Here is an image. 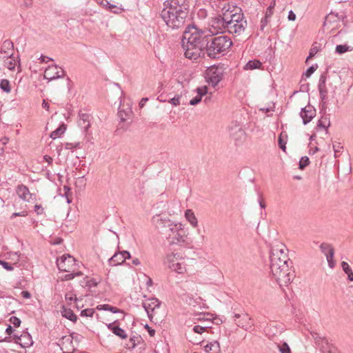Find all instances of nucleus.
Returning <instances> with one entry per match:
<instances>
[{
    "mask_svg": "<svg viewBox=\"0 0 353 353\" xmlns=\"http://www.w3.org/2000/svg\"><path fill=\"white\" fill-rule=\"evenodd\" d=\"M286 246L276 242L271 247L270 254V268L272 276L281 286H287L294 277V272L290 269L292 264Z\"/></svg>",
    "mask_w": 353,
    "mask_h": 353,
    "instance_id": "1",
    "label": "nucleus"
},
{
    "mask_svg": "<svg viewBox=\"0 0 353 353\" xmlns=\"http://www.w3.org/2000/svg\"><path fill=\"white\" fill-rule=\"evenodd\" d=\"M205 37L194 28H188L183 34L182 47L185 56L190 59L196 60L203 54L206 43Z\"/></svg>",
    "mask_w": 353,
    "mask_h": 353,
    "instance_id": "2",
    "label": "nucleus"
},
{
    "mask_svg": "<svg viewBox=\"0 0 353 353\" xmlns=\"http://www.w3.org/2000/svg\"><path fill=\"white\" fill-rule=\"evenodd\" d=\"M232 45L230 38L225 35L214 37L207 41L206 53L210 58H219L225 54Z\"/></svg>",
    "mask_w": 353,
    "mask_h": 353,
    "instance_id": "3",
    "label": "nucleus"
},
{
    "mask_svg": "<svg viewBox=\"0 0 353 353\" xmlns=\"http://www.w3.org/2000/svg\"><path fill=\"white\" fill-rule=\"evenodd\" d=\"M232 9H228V23L227 24V32L235 36L241 35L245 30L248 23L244 15L238 12L239 8L231 6Z\"/></svg>",
    "mask_w": 353,
    "mask_h": 353,
    "instance_id": "4",
    "label": "nucleus"
},
{
    "mask_svg": "<svg viewBox=\"0 0 353 353\" xmlns=\"http://www.w3.org/2000/svg\"><path fill=\"white\" fill-rule=\"evenodd\" d=\"M161 16L168 27L172 29H179L185 26L188 14L163 9Z\"/></svg>",
    "mask_w": 353,
    "mask_h": 353,
    "instance_id": "5",
    "label": "nucleus"
},
{
    "mask_svg": "<svg viewBox=\"0 0 353 353\" xmlns=\"http://www.w3.org/2000/svg\"><path fill=\"white\" fill-rule=\"evenodd\" d=\"M188 232L181 223H176L165 236L170 245L185 243L188 241Z\"/></svg>",
    "mask_w": 353,
    "mask_h": 353,
    "instance_id": "6",
    "label": "nucleus"
},
{
    "mask_svg": "<svg viewBox=\"0 0 353 353\" xmlns=\"http://www.w3.org/2000/svg\"><path fill=\"white\" fill-rule=\"evenodd\" d=\"M225 73L223 65H213L205 71V78L208 83L215 87L223 79Z\"/></svg>",
    "mask_w": 353,
    "mask_h": 353,
    "instance_id": "7",
    "label": "nucleus"
},
{
    "mask_svg": "<svg viewBox=\"0 0 353 353\" xmlns=\"http://www.w3.org/2000/svg\"><path fill=\"white\" fill-rule=\"evenodd\" d=\"M228 9H231V6L229 4H224L221 9V14L213 19L212 27L221 31H227L228 19L230 17H228Z\"/></svg>",
    "mask_w": 353,
    "mask_h": 353,
    "instance_id": "8",
    "label": "nucleus"
},
{
    "mask_svg": "<svg viewBox=\"0 0 353 353\" xmlns=\"http://www.w3.org/2000/svg\"><path fill=\"white\" fill-rule=\"evenodd\" d=\"M228 130L230 137L233 139L235 145H241L245 139V132L241 125L236 121L232 122L228 127Z\"/></svg>",
    "mask_w": 353,
    "mask_h": 353,
    "instance_id": "9",
    "label": "nucleus"
},
{
    "mask_svg": "<svg viewBox=\"0 0 353 353\" xmlns=\"http://www.w3.org/2000/svg\"><path fill=\"white\" fill-rule=\"evenodd\" d=\"M166 7L163 9L183 12V13H189V1L188 0H168L167 1Z\"/></svg>",
    "mask_w": 353,
    "mask_h": 353,
    "instance_id": "10",
    "label": "nucleus"
},
{
    "mask_svg": "<svg viewBox=\"0 0 353 353\" xmlns=\"http://www.w3.org/2000/svg\"><path fill=\"white\" fill-rule=\"evenodd\" d=\"M59 270L62 272H70L72 267L75 265V259L70 255H62L57 261Z\"/></svg>",
    "mask_w": 353,
    "mask_h": 353,
    "instance_id": "11",
    "label": "nucleus"
},
{
    "mask_svg": "<svg viewBox=\"0 0 353 353\" xmlns=\"http://www.w3.org/2000/svg\"><path fill=\"white\" fill-rule=\"evenodd\" d=\"M234 318L236 325L245 330H249L254 325L252 318L248 314H236Z\"/></svg>",
    "mask_w": 353,
    "mask_h": 353,
    "instance_id": "12",
    "label": "nucleus"
},
{
    "mask_svg": "<svg viewBox=\"0 0 353 353\" xmlns=\"http://www.w3.org/2000/svg\"><path fill=\"white\" fill-rule=\"evenodd\" d=\"M174 224L175 223L169 219L158 217L155 225L160 233L165 236Z\"/></svg>",
    "mask_w": 353,
    "mask_h": 353,
    "instance_id": "13",
    "label": "nucleus"
},
{
    "mask_svg": "<svg viewBox=\"0 0 353 353\" xmlns=\"http://www.w3.org/2000/svg\"><path fill=\"white\" fill-rule=\"evenodd\" d=\"M64 75V71L62 68L56 65H51L46 69L43 77L48 80H53L62 77Z\"/></svg>",
    "mask_w": 353,
    "mask_h": 353,
    "instance_id": "14",
    "label": "nucleus"
},
{
    "mask_svg": "<svg viewBox=\"0 0 353 353\" xmlns=\"http://www.w3.org/2000/svg\"><path fill=\"white\" fill-rule=\"evenodd\" d=\"M58 345L60 346L63 353H73L75 350L71 336H62L59 341Z\"/></svg>",
    "mask_w": 353,
    "mask_h": 353,
    "instance_id": "15",
    "label": "nucleus"
},
{
    "mask_svg": "<svg viewBox=\"0 0 353 353\" xmlns=\"http://www.w3.org/2000/svg\"><path fill=\"white\" fill-rule=\"evenodd\" d=\"M316 115V110L315 108L311 105H307L305 108L301 109L300 112V116L303 119V123L304 125L307 124Z\"/></svg>",
    "mask_w": 353,
    "mask_h": 353,
    "instance_id": "16",
    "label": "nucleus"
},
{
    "mask_svg": "<svg viewBox=\"0 0 353 353\" xmlns=\"http://www.w3.org/2000/svg\"><path fill=\"white\" fill-rule=\"evenodd\" d=\"M16 193L20 199L27 202H30L33 196L28 188L23 184L19 185L17 187Z\"/></svg>",
    "mask_w": 353,
    "mask_h": 353,
    "instance_id": "17",
    "label": "nucleus"
},
{
    "mask_svg": "<svg viewBox=\"0 0 353 353\" xmlns=\"http://www.w3.org/2000/svg\"><path fill=\"white\" fill-rule=\"evenodd\" d=\"M320 249L321 252L326 256L329 265L332 267V262L334 250L332 245L327 243H322L320 245Z\"/></svg>",
    "mask_w": 353,
    "mask_h": 353,
    "instance_id": "18",
    "label": "nucleus"
},
{
    "mask_svg": "<svg viewBox=\"0 0 353 353\" xmlns=\"http://www.w3.org/2000/svg\"><path fill=\"white\" fill-rule=\"evenodd\" d=\"M13 339L14 343L20 345L22 347H28L32 343L31 336L28 334H21L20 336L14 334Z\"/></svg>",
    "mask_w": 353,
    "mask_h": 353,
    "instance_id": "19",
    "label": "nucleus"
},
{
    "mask_svg": "<svg viewBox=\"0 0 353 353\" xmlns=\"http://www.w3.org/2000/svg\"><path fill=\"white\" fill-rule=\"evenodd\" d=\"M90 115L89 114L79 112L78 125L84 132H87L90 127Z\"/></svg>",
    "mask_w": 353,
    "mask_h": 353,
    "instance_id": "20",
    "label": "nucleus"
},
{
    "mask_svg": "<svg viewBox=\"0 0 353 353\" xmlns=\"http://www.w3.org/2000/svg\"><path fill=\"white\" fill-rule=\"evenodd\" d=\"M117 321H115L113 323L107 324L108 328L111 330L115 335L120 337L122 339H125L128 337L127 334L125 330L121 328L119 325H117Z\"/></svg>",
    "mask_w": 353,
    "mask_h": 353,
    "instance_id": "21",
    "label": "nucleus"
},
{
    "mask_svg": "<svg viewBox=\"0 0 353 353\" xmlns=\"http://www.w3.org/2000/svg\"><path fill=\"white\" fill-rule=\"evenodd\" d=\"M149 301V303H144L143 304V307L146 311L148 316L150 318L152 316V312H154L156 308H159L160 307V302L157 299H152Z\"/></svg>",
    "mask_w": 353,
    "mask_h": 353,
    "instance_id": "22",
    "label": "nucleus"
},
{
    "mask_svg": "<svg viewBox=\"0 0 353 353\" xmlns=\"http://www.w3.org/2000/svg\"><path fill=\"white\" fill-rule=\"evenodd\" d=\"M312 336L315 341L316 344L320 347L321 350H324L329 345L328 341L320 336L317 333H312Z\"/></svg>",
    "mask_w": 353,
    "mask_h": 353,
    "instance_id": "23",
    "label": "nucleus"
},
{
    "mask_svg": "<svg viewBox=\"0 0 353 353\" xmlns=\"http://www.w3.org/2000/svg\"><path fill=\"white\" fill-rule=\"evenodd\" d=\"M205 351L209 353H220L221 348L219 343L216 341L209 343L204 345Z\"/></svg>",
    "mask_w": 353,
    "mask_h": 353,
    "instance_id": "24",
    "label": "nucleus"
},
{
    "mask_svg": "<svg viewBox=\"0 0 353 353\" xmlns=\"http://www.w3.org/2000/svg\"><path fill=\"white\" fill-rule=\"evenodd\" d=\"M183 256L179 253H171L168 254L165 263L168 265L170 268V264H174L179 261L183 260Z\"/></svg>",
    "mask_w": 353,
    "mask_h": 353,
    "instance_id": "25",
    "label": "nucleus"
},
{
    "mask_svg": "<svg viewBox=\"0 0 353 353\" xmlns=\"http://www.w3.org/2000/svg\"><path fill=\"white\" fill-rule=\"evenodd\" d=\"M185 217L187 221L191 224V225L194 228H196L198 226V221L196 217L194 215L193 211L190 209H188L185 212Z\"/></svg>",
    "mask_w": 353,
    "mask_h": 353,
    "instance_id": "26",
    "label": "nucleus"
},
{
    "mask_svg": "<svg viewBox=\"0 0 353 353\" xmlns=\"http://www.w3.org/2000/svg\"><path fill=\"white\" fill-rule=\"evenodd\" d=\"M170 269L172 271H174L179 274H182L185 271V265L184 262V259L183 258L182 261H179V262L174 264L170 265Z\"/></svg>",
    "mask_w": 353,
    "mask_h": 353,
    "instance_id": "27",
    "label": "nucleus"
},
{
    "mask_svg": "<svg viewBox=\"0 0 353 353\" xmlns=\"http://www.w3.org/2000/svg\"><path fill=\"white\" fill-rule=\"evenodd\" d=\"M262 63L260 61L254 59L249 61L243 67L245 70H252L261 68Z\"/></svg>",
    "mask_w": 353,
    "mask_h": 353,
    "instance_id": "28",
    "label": "nucleus"
},
{
    "mask_svg": "<svg viewBox=\"0 0 353 353\" xmlns=\"http://www.w3.org/2000/svg\"><path fill=\"white\" fill-rule=\"evenodd\" d=\"M110 264L111 265H117L123 263L125 261V258L122 256V254H119V253H115L110 259Z\"/></svg>",
    "mask_w": 353,
    "mask_h": 353,
    "instance_id": "29",
    "label": "nucleus"
},
{
    "mask_svg": "<svg viewBox=\"0 0 353 353\" xmlns=\"http://www.w3.org/2000/svg\"><path fill=\"white\" fill-rule=\"evenodd\" d=\"M61 314L63 316L70 320L71 321L75 322L77 319V316L74 314L73 311L69 308L63 307Z\"/></svg>",
    "mask_w": 353,
    "mask_h": 353,
    "instance_id": "30",
    "label": "nucleus"
},
{
    "mask_svg": "<svg viewBox=\"0 0 353 353\" xmlns=\"http://www.w3.org/2000/svg\"><path fill=\"white\" fill-rule=\"evenodd\" d=\"M66 130L65 125L64 124L61 125L58 128H57L55 130L52 131L50 137V138L55 139L58 137H59Z\"/></svg>",
    "mask_w": 353,
    "mask_h": 353,
    "instance_id": "31",
    "label": "nucleus"
},
{
    "mask_svg": "<svg viewBox=\"0 0 353 353\" xmlns=\"http://www.w3.org/2000/svg\"><path fill=\"white\" fill-rule=\"evenodd\" d=\"M17 62V60L12 57V54L8 57L5 61L6 67L10 70H12L15 68Z\"/></svg>",
    "mask_w": 353,
    "mask_h": 353,
    "instance_id": "32",
    "label": "nucleus"
},
{
    "mask_svg": "<svg viewBox=\"0 0 353 353\" xmlns=\"http://www.w3.org/2000/svg\"><path fill=\"white\" fill-rule=\"evenodd\" d=\"M97 309L99 310H103L110 311L112 313H117L120 311L119 309H118L117 307H113V306L108 305V304L99 305L97 307Z\"/></svg>",
    "mask_w": 353,
    "mask_h": 353,
    "instance_id": "33",
    "label": "nucleus"
},
{
    "mask_svg": "<svg viewBox=\"0 0 353 353\" xmlns=\"http://www.w3.org/2000/svg\"><path fill=\"white\" fill-rule=\"evenodd\" d=\"M0 88L4 92L9 93L11 90L10 81L7 79H2L0 82Z\"/></svg>",
    "mask_w": 353,
    "mask_h": 353,
    "instance_id": "34",
    "label": "nucleus"
},
{
    "mask_svg": "<svg viewBox=\"0 0 353 353\" xmlns=\"http://www.w3.org/2000/svg\"><path fill=\"white\" fill-rule=\"evenodd\" d=\"M330 125V121L327 118L322 117L318 121V126L324 129H327Z\"/></svg>",
    "mask_w": 353,
    "mask_h": 353,
    "instance_id": "35",
    "label": "nucleus"
},
{
    "mask_svg": "<svg viewBox=\"0 0 353 353\" xmlns=\"http://www.w3.org/2000/svg\"><path fill=\"white\" fill-rule=\"evenodd\" d=\"M350 50V46L347 45H338L336 47V52L341 54Z\"/></svg>",
    "mask_w": 353,
    "mask_h": 353,
    "instance_id": "36",
    "label": "nucleus"
},
{
    "mask_svg": "<svg viewBox=\"0 0 353 353\" xmlns=\"http://www.w3.org/2000/svg\"><path fill=\"white\" fill-rule=\"evenodd\" d=\"M310 164V159L307 157H301L299 161V169L303 170L306 166Z\"/></svg>",
    "mask_w": 353,
    "mask_h": 353,
    "instance_id": "37",
    "label": "nucleus"
},
{
    "mask_svg": "<svg viewBox=\"0 0 353 353\" xmlns=\"http://www.w3.org/2000/svg\"><path fill=\"white\" fill-rule=\"evenodd\" d=\"M319 51V48L318 46L313 44L312 48L310 50L309 55L306 59V62L312 59L318 52Z\"/></svg>",
    "mask_w": 353,
    "mask_h": 353,
    "instance_id": "38",
    "label": "nucleus"
},
{
    "mask_svg": "<svg viewBox=\"0 0 353 353\" xmlns=\"http://www.w3.org/2000/svg\"><path fill=\"white\" fill-rule=\"evenodd\" d=\"M80 145H81L80 142L65 143V149L72 150L76 148H79Z\"/></svg>",
    "mask_w": 353,
    "mask_h": 353,
    "instance_id": "39",
    "label": "nucleus"
},
{
    "mask_svg": "<svg viewBox=\"0 0 353 353\" xmlns=\"http://www.w3.org/2000/svg\"><path fill=\"white\" fill-rule=\"evenodd\" d=\"M319 94H320V97L321 99V101H322V102L325 103V101L327 99V93L326 87L319 88Z\"/></svg>",
    "mask_w": 353,
    "mask_h": 353,
    "instance_id": "40",
    "label": "nucleus"
},
{
    "mask_svg": "<svg viewBox=\"0 0 353 353\" xmlns=\"http://www.w3.org/2000/svg\"><path fill=\"white\" fill-rule=\"evenodd\" d=\"M208 328V326L194 325L192 330L194 333L201 334L207 331Z\"/></svg>",
    "mask_w": 353,
    "mask_h": 353,
    "instance_id": "41",
    "label": "nucleus"
},
{
    "mask_svg": "<svg viewBox=\"0 0 353 353\" xmlns=\"http://www.w3.org/2000/svg\"><path fill=\"white\" fill-rule=\"evenodd\" d=\"M336 17V16H334V14L332 13H330L328 15H327L325 19V21H324V24H323L324 26L330 25Z\"/></svg>",
    "mask_w": 353,
    "mask_h": 353,
    "instance_id": "42",
    "label": "nucleus"
},
{
    "mask_svg": "<svg viewBox=\"0 0 353 353\" xmlns=\"http://www.w3.org/2000/svg\"><path fill=\"white\" fill-rule=\"evenodd\" d=\"M281 353H290V348L286 343H283L281 345H278Z\"/></svg>",
    "mask_w": 353,
    "mask_h": 353,
    "instance_id": "43",
    "label": "nucleus"
},
{
    "mask_svg": "<svg viewBox=\"0 0 353 353\" xmlns=\"http://www.w3.org/2000/svg\"><path fill=\"white\" fill-rule=\"evenodd\" d=\"M94 314V310L92 308L85 309V310H82L81 312V315L83 316L92 317Z\"/></svg>",
    "mask_w": 353,
    "mask_h": 353,
    "instance_id": "44",
    "label": "nucleus"
},
{
    "mask_svg": "<svg viewBox=\"0 0 353 353\" xmlns=\"http://www.w3.org/2000/svg\"><path fill=\"white\" fill-rule=\"evenodd\" d=\"M130 113H131V111H130V110H129V111L125 112V111H124V110H120L119 111L118 114H119V117H120L121 120L122 121H126L127 117H128V115H129Z\"/></svg>",
    "mask_w": 353,
    "mask_h": 353,
    "instance_id": "45",
    "label": "nucleus"
},
{
    "mask_svg": "<svg viewBox=\"0 0 353 353\" xmlns=\"http://www.w3.org/2000/svg\"><path fill=\"white\" fill-rule=\"evenodd\" d=\"M278 143H279V145L280 147V148L283 151V152H285L286 150V146H285V144H286V141H285L283 139V133H281L279 137V140H278Z\"/></svg>",
    "mask_w": 353,
    "mask_h": 353,
    "instance_id": "46",
    "label": "nucleus"
},
{
    "mask_svg": "<svg viewBox=\"0 0 353 353\" xmlns=\"http://www.w3.org/2000/svg\"><path fill=\"white\" fill-rule=\"evenodd\" d=\"M82 273L81 272H77L76 273H69L64 276L63 280L70 281L74 279L75 276H81Z\"/></svg>",
    "mask_w": 353,
    "mask_h": 353,
    "instance_id": "47",
    "label": "nucleus"
},
{
    "mask_svg": "<svg viewBox=\"0 0 353 353\" xmlns=\"http://www.w3.org/2000/svg\"><path fill=\"white\" fill-rule=\"evenodd\" d=\"M181 97L180 95H176L175 97H174L173 98L170 99L169 100V103H170L172 105H180V99H181Z\"/></svg>",
    "mask_w": 353,
    "mask_h": 353,
    "instance_id": "48",
    "label": "nucleus"
},
{
    "mask_svg": "<svg viewBox=\"0 0 353 353\" xmlns=\"http://www.w3.org/2000/svg\"><path fill=\"white\" fill-rule=\"evenodd\" d=\"M318 65L316 64L315 65L310 66L305 72V75L306 77H310L314 71L317 69Z\"/></svg>",
    "mask_w": 353,
    "mask_h": 353,
    "instance_id": "49",
    "label": "nucleus"
},
{
    "mask_svg": "<svg viewBox=\"0 0 353 353\" xmlns=\"http://www.w3.org/2000/svg\"><path fill=\"white\" fill-rule=\"evenodd\" d=\"M343 149V146L340 143H336L333 144V150L334 152V157H336V154L338 152H340L341 150Z\"/></svg>",
    "mask_w": 353,
    "mask_h": 353,
    "instance_id": "50",
    "label": "nucleus"
},
{
    "mask_svg": "<svg viewBox=\"0 0 353 353\" xmlns=\"http://www.w3.org/2000/svg\"><path fill=\"white\" fill-rule=\"evenodd\" d=\"M14 48L13 43L10 40H6L2 46V49L6 48L8 50H12Z\"/></svg>",
    "mask_w": 353,
    "mask_h": 353,
    "instance_id": "51",
    "label": "nucleus"
},
{
    "mask_svg": "<svg viewBox=\"0 0 353 353\" xmlns=\"http://www.w3.org/2000/svg\"><path fill=\"white\" fill-rule=\"evenodd\" d=\"M0 265H1L3 267V268L8 271H12L14 269L13 266L11 264L5 261L0 260Z\"/></svg>",
    "mask_w": 353,
    "mask_h": 353,
    "instance_id": "52",
    "label": "nucleus"
},
{
    "mask_svg": "<svg viewBox=\"0 0 353 353\" xmlns=\"http://www.w3.org/2000/svg\"><path fill=\"white\" fill-rule=\"evenodd\" d=\"M10 321L14 327H19L21 324V320L14 316L10 317Z\"/></svg>",
    "mask_w": 353,
    "mask_h": 353,
    "instance_id": "53",
    "label": "nucleus"
},
{
    "mask_svg": "<svg viewBox=\"0 0 353 353\" xmlns=\"http://www.w3.org/2000/svg\"><path fill=\"white\" fill-rule=\"evenodd\" d=\"M270 19H266V17H263L261 21L260 24V30L263 31L268 23H269Z\"/></svg>",
    "mask_w": 353,
    "mask_h": 353,
    "instance_id": "54",
    "label": "nucleus"
},
{
    "mask_svg": "<svg viewBox=\"0 0 353 353\" xmlns=\"http://www.w3.org/2000/svg\"><path fill=\"white\" fill-rule=\"evenodd\" d=\"M196 92L197 95L200 96L202 98V97L207 93V87L204 86L201 88H198L196 89Z\"/></svg>",
    "mask_w": 353,
    "mask_h": 353,
    "instance_id": "55",
    "label": "nucleus"
},
{
    "mask_svg": "<svg viewBox=\"0 0 353 353\" xmlns=\"http://www.w3.org/2000/svg\"><path fill=\"white\" fill-rule=\"evenodd\" d=\"M28 212L26 210H23V211L20 212H14V213H13L11 215L10 218L12 219H14V218H15L17 216H26L28 215Z\"/></svg>",
    "mask_w": 353,
    "mask_h": 353,
    "instance_id": "56",
    "label": "nucleus"
},
{
    "mask_svg": "<svg viewBox=\"0 0 353 353\" xmlns=\"http://www.w3.org/2000/svg\"><path fill=\"white\" fill-rule=\"evenodd\" d=\"M341 267L343 268V270L345 272V274H348L350 272L352 271V269L350 268V265L347 262L343 261L341 263Z\"/></svg>",
    "mask_w": 353,
    "mask_h": 353,
    "instance_id": "57",
    "label": "nucleus"
},
{
    "mask_svg": "<svg viewBox=\"0 0 353 353\" xmlns=\"http://www.w3.org/2000/svg\"><path fill=\"white\" fill-rule=\"evenodd\" d=\"M43 208L41 205L36 204L34 205V212L37 213V214H42L43 213Z\"/></svg>",
    "mask_w": 353,
    "mask_h": 353,
    "instance_id": "58",
    "label": "nucleus"
},
{
    "mask_svg": "<svg viewBox=\"0 0 353 353\" xmlns=\"http://www.w3.org/2000/svg\"><path fill=\"white\" fill-rule=\"evenodd\" d=\"M201 101V97L200 96L196 95L192 99L190 100V104L192 105H195L198 104Z\"/></svg>",
    "mask_w": 353,
    "mask_h": 353,
    "instance_id": "59",
    "label": "nucleus"
},
{
    "mask_svg": "<svg viewBox=\"0 0 353 353\" xmlns=\"http://www.w3.org/2000/svg\"><path fill=\"white\" fill-rule=\"evenodd\" d=\"M326 77L325 75H321L319 79V88L325 87Z\"/></svg>",
    "mask_w": 353,
    "mask_h": 353,
    "instance_id": "60",
    "label": "nucleus"
},
{
    "mask_svg": "<svg viewBox=\"0 0 353 353\" xmlns=\"http://www.w3.org/2000/svg\"><path fill=\"white\" fill-rule=\"evenodd\" d=\"M273 9H272V8H267V10H266V12H265V17H266V19H270L272 15L273 14Z\"/></svg>",
    "mask_w": 353,
    "mask_h": 353,
    "instance_id": "61",
    "label": "nucleus"
},
{
    "mask_svg": "<svg viewBox=\"0 0 353 353\" xmlns=\"http://www.w3.org/2000/svg\"><path fill=\"white\" fill-rule=\"evenodd\" d=\"M119 254H122V256H123V258H125V260L126 259H130V256H130V252H128V251H125V250H124V251H123V252H119Z\"/></svg>",
    "mask_w": 353,
    "mask_h": 353,
    "instance_id": "62",
    "label": "nucleus"
},
{
    "mask_svg": "<svg viewBox=\"0 0 353 353\" xmlns=\"http://www.w3.org/2000/svg\"><path fill=\"white\" fill-rule=\"evenodd\" d=\"M288 19L290 21H294L296 19V14L292 10L289 12Z\"/></svg>",
    "mask_w": 353,
    "mask_h": 353,
    "instance_id": "63",
    "label": "nucleus"
},
{
    "mask_svg": "<svg viewBox=\"0 0 353 353\" xmlns=\"http://www.w3.org/2000/svg\"><path fill=\"white\" fill-rule=\"evenodd\" d=\"M43 159H44V161H46L49 165L52 164V161H53L52 158L51 157L48 156V155H45V156L43 157Z\"/></svg>",
    "mask_w": 353,
    "mask_h": 353,
    "instance_id": "64",
    "label": "nucleus"
}]
</instances>
